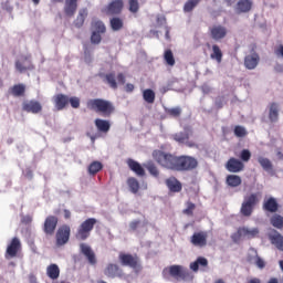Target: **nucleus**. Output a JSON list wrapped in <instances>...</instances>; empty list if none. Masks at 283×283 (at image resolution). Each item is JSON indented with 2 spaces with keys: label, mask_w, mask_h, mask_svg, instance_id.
<instances>
[{
  "label": "nucleus",
  "mask_w": 283,
  "mask_h": 283,
  "mask_svg": "<svg viewBox=\"0 0 283 283\" xmlns=\"http://www.w3.org/2000/svg\"><path fill=\"white\" fill-rule=\"evenodd\" d=\"M151 156L159 167L169 171H193V169H198V159L196 157L176 156L160 149L154 150Z\"/></svg>",
  "instance_id": "1"
},
{
  "label": "nucleus",
  "mask_w": 283,
  "mask_h": 283,
  "mask_svg": "<svg viewBox=\"0 0 283 283\" xmlns=\"http://www.w3.org/2000/svg\"><path fill=\"white\" fill-rule=\"evenodd\" d=\"M87 109L91 112H95V114H99L104 116V118H109L114 112H116V106L111 101L104 98H92L86 102Z\"/></svg>",
  "instance_id": "2"
},
{
  "label": "nucleus",
  "mask_w": 283,
  "mask_h": 283,
  "mask_svg": "<svg viewBox=\"0 0 283 283\" xmlns=\"http://www.w3.org/2000/svg\"><path fill=\"white\" fill-rule=\"evenodd\" d=\"M170 275L177 282H191L193 274L182 265H170L164 270V275Z\"/></svg>",
  "instance_id": "3"
},
{
  "label": "nucleus",
  "mask_w": 283,
  "mask_h": 283,
  "mask_svg": "<svg viewBox=\"0 0 283 283\" xmlns=\"http://www.w3.org/2000/svg\"><path fill=\"white\" fill-rule=\"evenodd\" d=\"M258 202H260V197L258 196V193H250L245 196L240 208L241 216H243L244 218H251Z\"/></svg>",
  "instance_id": "4"
},
{
  "label": "nucleus",
  "mask_w": 283,
  "mask_h": 283,
  "mask_svg": "<svg viewBox=\"0 0 283 283\" xmlns=\"http://www.w3.org/2000/svg\"><path fill=\"white\" fill-rule=\"evenodd\" d=\"M96 222H98V220H96L95 218H88L85 221H83L77 229L75 238L77 240H87L92 231H94V227H96Z\"/></svg>",
  "instance_id": "5"
},
{
  "label": "nucleus",
  "mask_w": 283,
  "mask_h": 283,
  "mask_svg": "<svg viewBox=\"0 0 283 283\" xmlns=\"http://www.w3.org/2000/svg\"><path fill=\"white\" fill-rule=\"evenodd\" d=\"M260 235V230L258 228L249 229L247 227H240L237 232L231 234V240L234 244H238L242 238H248V240H253Z\"/></svg>",
  "instance_id": "6"
},
{
  "label": "nucleus",
  "mask_w": 283,
  "mask_h": 283,
  "mask_svg": "<svg viewBox=\"0 0 283 283\" xmlns=\"http://www.w3.org/2000/svg\"><path fill=\"white\" fill-rule=\"evenodd\" d=\"M21 251H23L21 239H19V237H14L7 245L4 258L6 260H14V258H19V253H21Z\"/></svg>",
  "instance_id": "7"
},
{
  "label": "nucleus",
  "mask_w": 283,
  "mask_h": 283,
  "mask_svg": "<svg viewBox=\"0 0 283 283\" xmlns=\"http://www.w3.org/2000/svg\"><path fill=\"white\" fill-rule=\"evenodd\" d=\"M14 67L19 74H25V72L35 70V66L32 63V55H21L20 59L15 60Z\"/></svg>",
  "instance_id": "8"
},
{
  "label": "nucleus",
  "mask_w": 283,
  "mask_h": 283,
  "mask_svg": "<svg viewBox=\"0 0 283 283\" xmlns=\"http://www.w3.org/2000/svg\"><path fill=\"white\" fill-rule=\"evenodd\" d=\"M118 260L122 266H129L130 269H138L140 266V261L138 260L137 255L120 252Z\"/></svg>",
  "instance_id": "9"
},
{
  "label": "nucleus",
  "mask_w": 283,
  "mask_h": 283,
  "mask_svg": "<svg viewBox=\"0 0 283 283\" xmlns=\"http://www.w3.org/2000/svg\"><path fill=\"white\" fill-rule=\"evenodd\" d=\"M70 233H72L70 226L64 224L60 227L55 234L56 245L63 247L64 244H67V242H70Z\"/></svg>",
  "instance_id": "10"
},
{
  "label": "nucleus",
  "mask_w": 283,
  "mask_h": 283,
  "mask_svg": "<svg viewBox=\"0 0 283 283\" xmlns=\"http://www.w3.org/2000/svg\"><path fill=\"white\" fill-rule=\"evenodd\" d=\"M125 2L123 0H112L104 9L105 14L108 17H116L123 12Z\"/></svg>",
  "instance_id": "11"
},
{
  "label": "nucleus",
  "mask_w": 283,
  "mask_h": 283,
  "mask_svg": "<svg viewBox=\"0 0 283 283\" xmlns=\"http://www.w3.org/2000/svg\"><path fill=\"white\" fill-rule=\"evenodd\" d=\"M56 227H59V217L48 216L44 220L42 229L45 235H53L56 231Z\"/></svg>",
  "instance_id": "12"
},
{
  "label": "nucleus",
  "mask_w": 283,
  "mask_h": 283,
  "mask_svg": "<svg viewBox=\"0 0 283 283\" xmlns=\"http://www.w3.org/2000/svg\"><path fill=\"white\" fill-rule=\"evenodd\" d=\"M53 103L57 112H63L70 105V96L59 93L53 96Z\"/></svg>",
  "instance_id": "13"
},
{
  "label": "nucleus",
  "mask_w": 283,
  "mask_h": 283,
  "mask_svg": "<svg viewBox=\"0 0 283 283\" xmlns=\"http://www.w3.org/2000/svg\"><path fill=\"white\" fill-rule=\"evenodd\" d=\"M104 275L114 280L115 277H123V275L125 274L123 273V269H120L118 264L108 263L104 269Z\"/></svg>",
  "instance_id": "14"
},
{
  "label": "nucleus",
  "mask_w": 283,
  "mask_h": 283,
  "mask_svg": "<svg viewBox=\"0 0 283 283\" xmlns=\"http://www.w3.org/2000/svg\"><path fill=\"white\" fill-rule=\"evenodd\" d=\"M207 238H209V234L205 231L195 232L190 238V242L193 247L202 249L207 247Z\"/></svg>",
  "instance_id": "15"
},
{
  "label": "nucleus",
  "mask_w": 283,
  "mask_h": 283,
  "mask_svg": "<svg viewBox=\"0 0 283 283\" xmlns=\"http://www.w3.org/2000/svg\"><path fill=\"white\" fill-rule=\"evenodd\" d=\"M210 36L213 41H222L227 38V29L221 24L212 25L209 28Z\"/></svg>",
  "instance_id": "16"
},
{
  "label": "nucleus",
  "mask_w": 283,
  "mask_h": 283,
  "mask_svg": "<svg viewBox=\"0 0 283 283\" xmlns=\"http://www.w3.org/2000/svg\"><path fill=\"white\" fill-rule=\"evenodd\" d=\"M226 169H228L230 174H240V171L244 170V164L240 159L231 157L226 164Z\"/></svg>",
  "instance_id": "17"
},
{
  "label": "nucleus",
  "mask_w": 283,
  "mask_h": 283,
  "mask_svg": "<svg viewBox=\"0 0 283 283\" xmlns=\"http://www.w3.org/2000/svg\"><path fill=\"white\" fill-rule=\"evenodd\" d=\"M262 209L268 213H277L280 210V203H277V199H275V197H270L263 200Z\"/></svg>",
  "instance_id": "18"
},
{
  "label": "nucleus",
  "mask_w": 283,
  "mask_h": 283,
  "mask_svg": "<svg viewBox=\"0 0 283 283\" xmlns=\"http://www.w3.org/2000/svg\"><path fill=\"white\" fill-rule=\"evenodd\" d=\"M23 112H28L29 114H39L43 111V106L38 101L31 99L29 102H24L22 105Z\"/></svg>",
  "instance_id": "19"
},
{
  "label": "nucleus",
  "mask_w": 283,
  "mask_h": 283,
  "mask_svg": "<svg viewBox=\"0 0 283 283\" xmlns=\"http://www.w3.org/2000/svg\"><path fill=\"white\" fill-rule=\"evenodd\" d=\"M260 64V54L253 52L252 54L245 55L244 57V67L247 70H255Z\"/></svg>",
  "instance_id": "20"
},
{
  "label": "nucleus",
  "mask_w": 283,
  "mask_h": 283,
  "mask_svg": "<svg viewBox=\"0 0 283 283\" xmlns=\"http://www.w3.org/2000/svg\"><path fill=\"white\" fill-rule=\"evenodd\" d=\"M165 182L170 193H180V191H182V182H180L178 178L169 177Z\"/></svg>",
  "instance_id": "21"
},
{
  "label": "nucleus",
  "mask_w": 283,
  "mask_h": 283,
  "mask_svg": "<svg viewBox=\"0 0 283 283\" xmlns=\"http://www.w3.org/2000/svg\"><path fill=\"white\" fill-rule=\"evenodd\" d=\"M78 9V0H65L64 2V14L69 18L74 17L76 14V10Z\"/></svg>",
  "instance_id": "22"
},
{
  "label": "nucleus",
  "mask_w": 283,
  "mask_h": 283,
  "mask_svg": "<svg viewBox=\"0 0 283 283\" xmlns=\"http://www.w3.org/2000/svg\"><path fill=\"white\" fill-rule=\"evenodd\" d=\"M269 120L277 123L280 120V104L272 102L269 104Z\"/></svg>",
  "instance_id": "23"
},
{
  "label": "nucleus",
  "mask_w": 283,
  "mask_h": 283,
  "mask_svg": "<svg viewBox=\"0 0 283 283\" xmlns=\"http://www.w3.org/2000/svg\"><path fill=\"white\" fill-rule=\"evenodd\" d=\"M80 249L83 255H85V258L88 260L90 264H96V254L90 245L81 243Z\"/></svg>",
  "instance_id": "24"
},
{
  "label": "nucleus",
  "mask_w": 283,
  "mask_h": 283,
  "mask_svg": "<svg viewBox=\"0 0 283 283\" xmlns=\"http://www.w3.org/2000/svg\"><path fill=\"white\" fill-rule=\"evenodd\" d=\"M250 251H251L252 255H248V262H250V263L254 262V264L258 266V269H264V266H266V262H264L262 260V258H260L258 255V250L251 249Z\"/></svg>",
  "instance_id": "25"
},
{
  "label": "nucleus",
  "mask_w": 283,
  "mask_h": 283,
  "mask_svg": "<svg viewBox=\"0 0 283 283\" xmlns=\"http://www.w3.org/2000/svg\"><path fill=\"white\" fill-rule=\"evenodd\" d=\"M9 94H11V96H14L15 98L25 96V84L23 83L14 84L9 88Z\"/></svg>",
  "instance_id": "26"
},
{
  "label": "nucleus",
  "mask_w": 283,
  "mask_h": 283,
  "mask_svg": "<svg viewBox=\"0 0 283 283\" xmlns=\"http://www.w3.org/2000/svg\"><path fill=\"white\" fill-rule=\"evenodd\" d=\"M95 127L97 130H99L102 134H107L109 129H112V124L107 119H95Z\"/></svg>",
  "instance_id": "27"
},
{
  "label": "nucleus",
  "mask_w": 283,
  "mask_h": 283,
  "mask_svg": "<svg viewBox=\"0 0 283 283\" xmlns=\"http://www.w3.org/2000/svg\"><path fill=\"white\" fill-rule=\"evenodd\" d=\"M127 165L132 171L136 174V176H145V168L138 161L134 159H127Z\"/></svg>",
  "instance_id": "28"
},
{
  "label": "nucleus",
  "mask_w": 283,
  "mask_h": 283,
  "mask_svg": "<svg viewBox=\"0 0 283 283\" xmlns=\"http://www.w3.org/2000/svg\"><path fill=\"white\" fill-rule=\"evenodd\" d=\"M46 275L50 280H59L61 275V269L56 263H52L46 268Z\"/></svg>",
  "instance_id": "29"
},
{
  "label": "nucleus",
  "mask_w": 283,
  "mask_h": 283,
  "mask_svg": "<svg viewBox=\"0 0 283 283\" xmlns=\"http://www.w3.org/2000/svg\"><path fill=\"white\" fill-rule=\"evenodd\" d=\"M104 83L108 84L111 90H118V82H116V73L114 72L104 75Z\"/></svg>",
  "instance_id": "30"
},
{
  "label": "nucleus",
  "mask_w": 283,
  "mask_h": 283,
  "mask_svg": "<svg viewBox=\"0 0 283 283\" xmlns=\"http://www.w3.org/2000/svg\"><path fill=\"white\" fill-rule=\"evenodd\" d=\"M200 266H209V261L205 256H199L195 262L190 263V269L195 273H198Z\"/></svg>",
  "instance_id": "31"
},
{
  "label": "nucleus",
  "mask_w": 283,
  "mask_h": 283,
  "mask_svg": "<svg viewBox=\"0 0 283 283\" xmlns=\"http://www.w3.org/2000/svg\"><path fill=\"white\" fill-rule=\"evenodd\" d=\"M270 240L279 251H283V237L280 234V232L274 230V234L270 235Z\"/></svg>",
  "instance_id": "32"
},
{
  "label": "nucleus",
  "mask_w": 283,
  "mask_h": 283,
  "mask_svg": "<svg viewBox=\"0 0 283 283\" xmlns=\"http://www.w3.org/2000/svg\"><path fill=\"white\" fill-rule=\"evenodd\" d=\"M109 25L113 32H119V30H123V28H125V22L123 21V19L114 17L109 20Z\"/></svg>",
  "instance_id": "33"
},
{
  "label": "nucleus",
  "mask_w": 283,
  "mask_h": 283,
  "mask_svg": "<svg viewBox=\"0 0 283 283\" xmlns=\"http://www.w3.org/2000/svg\"><path fill=\"white\" fill-rule=\"evenodd\" d=\"M226 182L228 187H240V185H242V178L238 175H228L226 178Z\"/></svg>",
  "instance_id": "34"
},
{
  "label": "nucleus",
  "mask_w": 283,
  "mask_h": 283,
  "mask_svg": "<svg viewBox=\"0 0 283 283\" xmlns=\"http://www.w3.org/2000/svg\"><path fill=\"white\" fill-rule=\"evenodd\" d=\"M222 56H223L222 49H220L218 44H213L210 59H212V61H217V63H222Z\"/></svg>",
  "instance_id": "35"
},
{
  "label": "nucleus",
  "mask_w": 283,
  "mask_h": 283,
  "mask_svg": "<svg viewBox=\"0 0 283 283\" xmlns=\"http://www.w3.org/2000/svg\"><path fill=\"white\" fill-rule=\"evenodd\" d=\"M144 167L154 178H158V176H160V170H158V166H156V164L153 160H149L146 164H144Z\"/></svg>",
  "instance_id": "36"
},
{
  "label": "nucleus",
  "mask_w": 283,
  "mask_h": 283,
  "mask_svg": "<svg viewBox=\"0 0 283 283\" xmlns=\"http://www.w3.org/2000/svg\"><path fill=\"white\" fill-rule=\"evenodd\" d=\"M85 19H87V9H81L78 11L77 18L74 21L75 28H83Z\"/></svg>",
  "instance_id": "37"
},
{
  "label": "nucleus",
  "mask_w": 283,
  "mask_h": 283,
  "mask_svg": "<svg viewBox=\"0 0 283 283\" xmlns=\"http://www.w3.org/2000/svg\"><path fill=\"white\" fill-rule=\"evenodd\" d=\"M253 3L250 0H240L237 3L238 12H250Z\"/></svg>",
  "instance_id": "38"
},
{
  "label": "nucleus",
  "mask_w": 283,
  "mask_h": 283,
  "mask_svg": "<svg viewBox=\"0 0 283 283\" xmlns=\"http://www.w3.org/2000/svg\"><path fill=\"white\" fill-rule=\"evenodd\" d=\"M143 98L149 105L156 102V93L151 88H147L143 92Z\"/></svg>",
  "instance_id": "39"
},
{
  "label": "nucleus",
  "mask_w": 283,
  "mask_h": 283,
  "mask_svg": "<svg viewBox=\"0 0 283 283\" xmlns=\"http://www.w3.org/2000/svg\"><path fill=\"white\" fill-rule=\"evenodd\" d=\"M92 29H93V32H97L99 34H105V32H107V28L105 27V23L101 20L93 21Z\"/></svg>",
  "instance_id": "40"
},
{
  "label": "nucleus",
  "mask_w": 283,
  "mask_h": 283,
  "mask_svg": "<svg viewBox=\"0 0 283 283\" xmlns=\"http://www.w3.org/2000/svg\"><path fill=\"white\" fill-rule=\"evenodd\" d=\"M172 138L174 140H176V143L185 145V143L189 140V130L176 133L175 135H172Z\"/></svg>",
  "instance_id": "41"
},
{
  "label": "nucleus",
  "mask_w": 283,
  "mask_h": 283,
  "mask_svg": "<svg viewBox=\"0 0 283 283\" xmlns=\"http://www.w3.org/2000/svg\"><path fill=\"white\" fill-rule=\"evenodd\" d=\"M103 169V164L101 161H93L88 166V174L90 176H96L98 171Z\"/></svg>",
  "instance_id": "42"
},
{
  "label": "nucleus",
  "mask_w": 283,
  "mask_h": 283,
  "mask_svg": "<svg viewBox=\"0 0 283 283\" xmlns=\"http://www.w3.org/2000/svg\"><path fill=\"white\" fill-rule=\"evenodd\" d=\"M165 113L167 114V116H170V118H180L182 114V108H180V106L165 108Z\"/></svg>",
  "instance_id": "43"
},
{
  "label": "nucleus",
  "mask_w": 283,
  "mask_h": 283,
  "mask_svg": "<svg viewBox=\"0 0 283 283\" xmlns=\"http://www.w3.org/2000/svg\"><path fill=\"white\" fill-rule=\"evenodd\" d=\"M127 185L132 191V193H136L140 189V184L137 178L130 177L127 179Z\"/></svg>",
  "instance_id": "44"
},
{
  "label": "nucleus",
  "mask_w": 283,
  "mask_h": 283,
  "mask_svg": "<svg viewBox=\"0 0 283 283\" xmlns=\"http://www.w3.org/2000/svg\"><path fill=\"white\" fill-rule=\"evenodd\" d=\"M258 163L261 165L262 169L264 171H271L273 169V164L271 163V159L265 157H259Z\"/></svg>",
  "instance_id": "45"
},
{
  "label": "nucleus",
  "mask_w": 283,
  "mask_h": 283,
  "mask_svg": "<svg viewBox=\"0 0 283 283\" xmlns=\"http://www.w3.org/2000/svg\"><path fill=\"white\" fill-rule=\"evenodd\" d=\"M164 61H166L167 65H170V67L176 65V59L174 57V52L170 49L165 51Z\"/></svg>",
  "instance_id": "46"
},
{
  "label": "nucleus",
  "mask_w": 283,
  "mask_h": 283,
  "mask_svg": "<svg viewBox=\"0 0 283 283\" xmlns=\"http://www.w3.org/2000/svg\"><path fill=\"white\" fill-rule=\"evenodd\" d=\"M272 227L275 229H283V217L280 214H274L270 220Z\"/></svg>",
  "instance_id": "47"
},
{
  "label": "nucleus",
  "mask_w": 283,
  "mask_h": 283,
  "mask_svg": "<svg viewBox=\"0 0 283 283\" xmlns=\"http://www.w3.org/2000/svg\"><path fill=\"white\" fill-rule=\"evenodd\" d=\"M128 10L132 14H137L138 10H140V3L138 0H128Z\"/></svg>",
  "instance_id": "48"
},
{
  "label": "nucleus",
  "mask_w": 283,
  "mask_h": 283,
  "mask_svg": "<svg viewBox=\"0 0 283 283\" xmlns=\"http://www.w3.org/2000/svg\"><path fill=\"white\" fill-rule=\"evenodd\" d=\"M198 3H200V0H188L184 6V11L191 12Z\"/></svg>",
  "instance_id": "49"
},
{
  "label": "nucleus",
  "mask_w": 283,
  "mask_h": 283,
  "mask_svg": "<svg viewBox=\"0 0 283 283\" xmlns=\"http://www.w3.org/2000/svg\"><path fill=\"white\" fill-rule=\"evenodd\" d=\"M187 208L184 209V213L185 216H193V211H196V203L191 202V201H187L186 203Z\"/></svg>",
  "instance_id": "50"
},
{
  "label": "nucleus",
  "mask_w": 283,
  "mask_h": 283,
  "mask_svg": "<svg viewBox=\"0 0 283 283\" xmlns=\"http://www.w3.org/2000/svg\"><path fill=\"white\" fill-rule=\"evenodd\" d=\"M247 134H248L247 128H244L243 126L234 127V136H237V138H244Z\"/></svg>",
  "instance_id": "51"
},
{
  "label": "nucleus",
  "mask_w": 283,
  "mask_h": 283,
  "mask_svg": "<svg viewBox=\"0 0 283 283\" xmlns=\"http://www.w3.org/2000/svg\"><path fill=\"white\" fill-rule=\"evenodd\" d=\"M102 33H98L96 31L92 32L91 35V43H93V45H98L101 43V41H103V38L101 36Z\"/></svg>",
  "instance_id": "52"
},
{
  "label": "nucleus",
  "mask_w": 283,
  "mask_h": 283,
  "mask_svg": "<svg viewBox=\"0 0 283 283\" xmlns=\"http://www.w3.org/2000/svg\"><path fill=\"white\" fill-rule=\"evenodd\" d=\"M69 103L73 109H78V107H81V98L76 96L69 97Z\"/></svg>",
  "instance_id": "53"
},
{
  "label": "nucleus",
  "mask_w": 283,
  "mask_h": 283,
  "mask_svg": "<svg viewBox=\"0 0 283 283\" xmlns=\"http://www.w3.org/2000/svg\"><path fill=\"white\" fill-rule=\"evenodd\" d=\"M240 159L243 163H249L251 160V150L249 149H243L240 154Z\"/></svg>",
  "instance_id": "54"
},
{
  "label": "nucleus",
  "mask_w": 283,
  "mask_h": 283,
  "mask_svg": "<svg viewBox=\"0 0 283 283\" xmlns=\"http://www.w3.org/2000/svg\"><path fill=\"white\" fill-rule=\"evenodd\" d=\"M140 227V220H135L129 223L130 231H136Z\"/></svg>",
  "instance_id": "55"
},
{
  "label": "nucleus",
  "mask_w": 283,
  "mask_h": 283,
  "mask_svg": "<svg viewBox=\"0 0 283 283\" xmlns=\"http://www.w3.org/2000/svg\"><path fill=\"white\" fill-rule=\"evenodd\" d=\"M125 74L123 73H118L117 74V82L119 83V85H125Z\"/></svg>",
  "instance_id": "56"
},
{
  "label": "nucleus",
  "mask_w": 283,
  "mask_h": 283,
  "mask_svg": "<svg viewBox=\"0 0 283 283\" xmlns=\"http://www.w3.org/2000/svg\"><path fill=\"white\" fill-rule=\"evenodd\" d=\"M276 56H282L283 59V44L279 45V48L275 50Z\"/></svg>",
  "instance_id": "57"
},
{
  "label": "nucleus",
  "mask_w": 283,
  "mask_h": 283,
  "mask_svg": "<svg viewBox=\"0 0 283 283\" xmlns=\"http://www.w3.org/2000/svg\"><path fill=\"white\" fill-rule=\"evenodd\" d=\"M32 223V217L27 216L22 218V224H31Z\"/></svg>",
  "instance_id": "58"
},
{
  "label": "nucleus",
  "mask_w": 283,
  "mask_h": 283,
  "mask_svg": "<svg viewBox=\"0 0 283 283\" xmlns=\"http://www.w3.org/2000/svg\"><path fill=\"white\" fill-rule=\"evenodd\" d=\"M134 90H135L134 84H132V83L126 84V86H125L126 92L132 93V92H134Z\"/></svg>",
  "instance_id": "59"
},
{
  "label": "nucleus",
  "mask_w": 283,
  "mask_h": 283,
  "mask_svg": "<svg viewBox=\"0 0 283 283\" xmlns=\"http://www.w3.org/2000/svg\"><path fill=\"white\" fill-rule=\"evenodd\" d=\"M72 218V212L67 209H64V219L70 220Z\"/></svg>",
  "instance_id": "60"
},
{
  "label": "nucleus",
  "mask_w": 283,
  "mask_h": 283,
  "mask_svg": "<svg viewBox=\"0 0 283 283\" xmlns=\"http://www.w3.org/2000/svg\"><path fill=\"white\" fill-rule=\"evenodd\" d=\"M247 283H262V281L258 277L250 279Z\"/></svg>",
  "instance_id": "61"
},
{
  "label": "nucleus",
  "mask_w": 283,
  "mask_h": 283,
  "mask_svg": "<svg viewBox=\"0 0 283 283\" xmlns=\"http://www.w3.org/2000/svg\"><path fill=\"white\" fill-rule=\"evenodd\" d=\"M186 145L188 147H196V143L187 140Z\"/></svg>",
  "instance_id": "62"
},
{
  "label": "nucleus",
  "mask_w": 283,
  "mask_h": 283,
  "mask_svg": "<svg viewBox=\"0 0 283 283\" xmlns=\"http://www.w3.org/2000/svg\"><path fill=\"white\" fill-rule=\"evenodd\" d=\"M166 39L169 40L170 36H169V29L166 30Z\"/></svg>",
  "instance_id": "63"
},
{
  "label": "nucleus",
  "mask_w": 283,
  "mask_h": 283,
  "mask_svg": "<svg viewBox=\"0 0 283 283\" xmlns=\"http://www.w3.org/2000/svg\"><path fill=\"white\" fill-rule=\"evenodd\" d=\"M214 283H224V280L218 279Z\"/></svg>",
  "instance_id": "64"
}]
</instances>
